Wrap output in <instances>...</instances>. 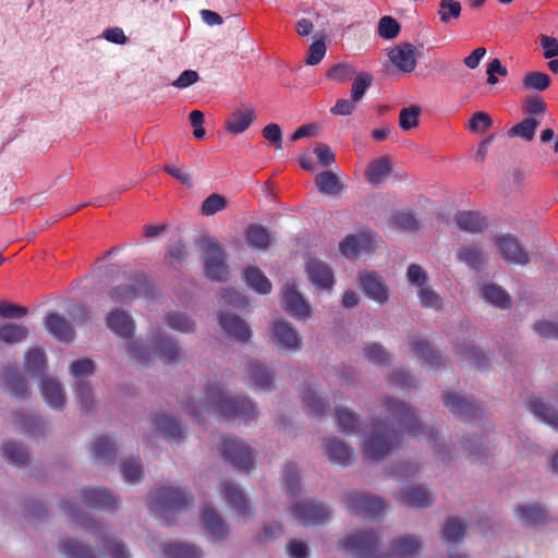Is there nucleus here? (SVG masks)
Wrapping results in <instances>:
<instances>
[{
	"label": "nucleus",
	"mask_w": 558,
	"mask_h": 558,
	"mask_svg": "<svg viewBox=\"0 0 558 558\" xmlns=\"http://www.w3.org/2000/svg\"><path fill=\"white\" fill-rule=\"evenodd\" d=\"M186 412L198 422L207 413H217L225 418H240L251 421L257 416L255 404L244 396L228 397L216 384L207 386L205 400L196 402L187 401L184 405Z\"/></svg>",
	"instance_id": "f257e3e1"
},
{
	"label": "nucleus",
	"mask_w": 558,
	"mask_h": 558,
	"mask_svg": "<svg viewBox=\"0 0 558 558\" xmlns=\"http://www.w3.org/2000/svg\"><path fill=\"white\" fill-rule=\"evenodd\" d=\"M378 536L373 531H361L349 535L340 548L352 551L356 558H416L422 549L421 541L414 535H404L393 541L387 557L377 554Z\"/></svg>",
	"instance_id": "f03ea898"
},
{
	"label": "nucleus",
	"mask_w": 558,
	"mask_h": 558,
	"mask_svg": "<svg viewBox=\"0 0 558 558\" xmlns=\"http://www.w3.org/2000/svg\"><path fill=\"white\" fill-rule=\"evenodd\" d=\"M60 507L62 511L70 517L71 524L73 526H81L86 531L92 532L96 536L102 538L104 548L109 558H131V554L125 544L110 537L104 525L98 524L95 520L85 513L77 511L68 501H62Z\"/></svg>",
	"instance_id": "7ed1b4c3"
},
{
	"label": "nucleus",
	"mask_w": 558,
	"mask_h": 558,
	"mask_svg": "<svg viewBox=\"0 0 558 558\" xmlns=\"http://www.w3.org/2000/svg\"><path fill=\"white\" fill-rule=\"evenodd\" d=\"M128 350L133 359L142 363L149 362L153 355H158L165 364H177L185 357L181 347L161 331L155 336L154 350L137 341L129 343Z\"/></svg>",
	"instance_id": "20e7f679"
},
{
	"label": "nucleus",
	"mask_w": 558,
	"mask_h": 558,
	"mask_svg": "<svg viewBox=\"0 0 558 558\" xmlns=\"http://www.w3.org/2000/svg\"><path fill=\"white\" fill-rule=\"evenodd\" d=\"M192 501L193 497L187 490L172 487L151 490L148 497L150 511L159 517L165 525L171 524L169 513L182 511Z\"/></svg>",
	"instance_id": "39448f33"
},
{
	"label": "nucleus",
	"mask_w": 558,
	"mask_h": 558,
	"mask_svg": "<svg viewBox=\"0 0 558 558\" xmlns=\"http://www.w3.org/2000/svg\"><path fill=\"white\" fill-rule=\"evenodd\" d=\"M400 445V434L395 427L379 420L373 422L372 435L364 442V456L367 460H381Z\"/></svg>",
	"instance_id": "423d86ee"
},
{
	"label": "nucleus",
	"mask_w": 558,
	"mask_h": 558,
	"mask_svg": "<svg viewBox=\"0 0 558 558\" xmlns=\"http://www.w3.org/2000/svg\"><path fill=\"white\" fill-rule=\"evenodd\" d=\"M205 275L213 281H226L229 276L227 255L219 242L211 236L202 239Z\"/></svg>",
	"instance_id": "0eeeda50"
},
{
	"label": "nucleus",
	"mask_w": 558,
	"mask_h": 558,
	"mask_svg": "<svg viewBox=\"0 0 558 558\" xmlns=\"http://www.w3.org/2000/svg\"><path fill=\"white\" fill-rule=\"evenodd\" d=\"M150 287L143 274H133L124 282L113 287L109 291V298L113 303L128 304L140 298L147 296Z\"/></svg>",
	"instance_id": "6e6552de"
},
{
	"label": "nucleus",
	"mask_w": 558,
	"mask_h": 558,
	"mask_svg": "<svg viewBox=\"0 0 558 558\" xmlns=\"http://www.w3.org/2000/svg\"><path fill=\"white\" fill-rule=\"evenodd\" d=\"M222 458L235 468L248 472L253 466L252 449L242 440L232 436H222L218 444Z\"/></svg>",
	"instance_id": "1a4fd4ad"
},
{
	"label": "nucleus",
	"mask_w": 558,
	"mask_h": 558,
	"mask_svg": "<svg viewBox=\"0 0 558 558\" xmlns=\"http://www.w3.org/2000/svg\"><path fill=\"white\" fill-rule=\"evenodd\" d=\"M343 504L352 514L368 519L377 518L385 510L381 498L355 490L345 494Z\"/></svg>",
	"instance_id": "9d476101"
},
{
	"label": "nucleus",
	"mask_w": 558,
	"mask_h": 558,
	"mask_svg": "<svg viewBox=\"0 0 558 558\" xmlns=\"http://www.w3.org/2000/svg\"><path fill=\"white\" fill-rule=\"evenodd\" d=\"M149 549L166 558H202L203 550L199 546L190 543H166L159 539L156 534H149L147 537Z\"/></svg>",
	"instance_id": "9b49d317"
},
{
	"label": "nucleus",
	"mask_w": 558,
	"mask_h": 558,
	"mask_svg": "<svg viewBox=\"0 0 558 558\" xmlns=\"http://www.w3.org/2000/svg\"><path fill=\"white\" fill-rule=\"evenodd\" d=\"M385 407L389 413L391 425L398 424L413 436L426 434V429L418 424L414 410L411 407L392 399H386Z\"/></svg>",
	"instance_id": "f8f14e48"
},
{
	"label": "nucleus",
	"mask_w": 558,
	"mask_h": 558,
	"mask_svg": "<svg viewBox=\"0 0 558 558\" xmlns=\"http://www.w3.org/2000/svg\"><path fill=\"white\" fill-rule=\"evenodd\" d=\"M292 513L304 525L325 524L330 519L329 509L324 504L311 499L295 504Z\"/></svg>",
	"instance_id": "ddd939ff"
},
{
	"label": "nucleus",
	"mask_w": 558,
	"mask_h": 558,
	"mask_svg": "<svg viewBox=\"0 0 558 558\" xmlns=\"http://www.w3.org/2000/svg\"><path fill=\"white\" fill-rule=\"evenodd\" d=\"M81 499L86 507L92 509L113 510L119 506L117 497L104 487L83 488Z\"/></svg>",
	"instance_id": "4468645a"
},
{
	"label": "nucleus",
	"mask_w": 558,
	"mask_h": 558,
	"mask_svg": "<svg viewBox=\"0 0 558 558\" xmlns=\"http://www.w3.org/2000/svg\"><path fill=\"white\" fill-rule=\"evenodd\" d=\"M270 338L281 350L299 351L302 345V341L298 332L284 319L275 322Z\"/></svg>",
	"instance_id": "2eb2a0df"
},
{
	"label": "nucleus",
	"mask_w": 558,
	"mask_h": 558,
	"mask_svg": "<svg viewBox=\"0 0 558 558\" xmlns=\"http://www.w3.org/2000/svg\"><path fill=\"white\" fill-rule=\"evenodd\" d=\"M282 308L298 319H306L311 315L310 305L299 293L294 284H286L282 289Z\"/></svg>",
	"instance_id": "dca6fc26"
},
{
	"label": "nucleus",
	"mask_w": 558,
	"mask_h": 558,
	"mask_svg": "<svg viewBox=\"0 0 558 558\" xmlns=\"http://www.w3.org/2000/svg\"><path fill=\"white\" fill-rule=\"evenodd\" d=\"M497 244L505 262L524 266L530 258L518 239L511 234H504L497 238Z\"/></svg>",
	"instance_id": "f3484780"
},
{
	"label": "nucleus",
	"mask_w": 558,
	"mask_h": 558,
	"mask_svg": "<svg viewBox=\"0 0 558 558\" xmlns=\"http://www.w3.org/2000/svg\"><path fill=\"white\" fill-rule=\"evenodd\" d=\"M444 404L453 415L464 421L474 422L482 417V410L478 407L454 393H445Z\"/></svg>",
	"instance_id": "a211bd4d"
},
{
	"label": "nucleus",
	"mask_w": 558,
	"mask_h": 558,
	"mask_svg": "<svg viewBox=\"0 0 558 558\" xmlns=\"http://www.w3.org/2000/svg\"><path fill=\"white\" fill-rule=\"evenodd\" d=\"M220 495L223 500L243 518L244 522L252 517L243 492L231 481L221 483Z\"/></svg>",
	"instance_id": "6ab92c4d"
},
{
	"label": "nucleus",
	"mask_w": 558,
	"mask_h": 558,
	"mask_svg": "<svg viewBox=\"0 0 558 558\" xmlns=\"http://www.w3.org/2000/svg\"><path fill=\"white\" fill-rule=\"evenodd\" d=\"M360 284L367 298L379 304L387 302L389 296L388 287L381 277L374 271H365L360 275Z\"/></svg>",
	"instance_id": "aec40b11"
},
{
	"label": "nucleus",
	"mask_w": 558,
	"mask_h": 558,
	"mask_svg": "<svg viewBox=\"0 0 558 558\" xmlns=\"http://www.w3.org/2000/svg\"><path fill=\"white\" fill-rule=\"evenodd\" d=\"M374 246V238L371 233L347 235L339 245L340 252L348 258H354L362 253H369Z\"/></svg>",
	"instance_id": "412c9836"
},
{
	"label": "nucleus",
	"mask_w": 558,
	"mask_h": 558,
	"mask_svg": "<svg viewBox=\"0 0 558 558\" xmlns=\"http://www.w3.org/2000/svg\"><path fill=\"white\" fill-rule=\"evenodd\" d=\"M416 48L410 43H402L393 47L388 57L390 61L403 73H411L416 68Z\"/></svg>",
	"instance_id": "4be33fe9"
},
{
	"label": "nucleus",
	"mask_w": 558,
	"mask_h": 558,
	"mask_svg": "<svg viewBox=\"0 0 558 558\" xmlns=\"http://www.w3.org/2000/svg\"><path fill=\"white\" fill-rule=\"evenodd\" d=\"M306 274L311 283L317 289H331L335 283L330 267L319 259L310 258Z\"/></svg>",
	"instance_id": "5701e85b"
},
{
	"label": "nucleus",
	"mask_w": 558,
	"mask_h": 558,
	"mask_svg": "<svg viewBox=\"0 0 558 558\" xmlns=\"http://www.w3.org/2000/svg\"><path fill=\"white\" fill-rule=\"evenodd\" d=\"M219 323L229 338L239 342H247L251 338V329L236 314L221 313Z\"/></svg>",
	"instance_id": "b1692460"
},
{
	"label": "nucleus",
	"mask_w": 558,
	"mask_h": 558,
	"mask_svg": "<svg viewBox=\"0 0 558 558\" xmlns=\"http://www.w3.org/2000/svg\"><path fill=\"white\" fill-rule=\"evenodd\" d=\"M45 327L58 341L68 343L74 339L75 330L72 324L58 313H48Z\"/></svg>",
	"instance_id": "393cba45"
},
{
	"label": "nucleus",
	"mask_w": 558,
	"mask_h": 558,
	"mask_svg": "<svg viewBox=\"0 0 558 558\" xmlns=\"http://www.w3.org/2000/svg\"><path fill=\"white\" fill-rule=\"evenodd\" d=\"M107 326L119 337L131 339L135 325L132 317L123 310H113L107 316Z\"/></svg>",
	"instance_id": "a878e982"
},
{
	"label": "nucleus",
	"mask_w": 558,
	"mask_h": 558,
	"mask_svg": "<svg viewBox=\"0 0 558 558\" xmlns=\"http://www.w3.org/2000/svg\"><path fill=\"white\" fill-rule=\"evenodd\" d=\"M202 522L205 530L215 538L221 539L229 533V526L222 518L208 505L202 507Z\"/></svg>",
	"instance_id": "bb28decb"
},
{
	"label": "nucleus",
	"mask_w": 558,
	"mask_h": 558,
	"mask_svg": "<svg viewBox=\"0 0 558 558\" xmlns=\"http://www.w3.org/2000/svg\"><path fill=\"white\" fill-rule=\"evenodd\" d=\"M255 119L254 108L248 106L244 109H236L226 120V129L229 133L238 135L245 132Z\"/></svg>",
	"instance_id": "cd10ccee"
},
{
	"label": "nucleus",
	"mask_w": 558,
	"mask_h": 558,
	"mask_svg": "<svg viewBox=\"0 0 558 558\" xmlns=\"http://www.w3.org/2000/svg\"><path fill=\"white\" fill-rule=\"evenodd\" d=\"M326 454L333 464L348 466L353 461V451L344 442L337 438H330L326 442Z\"/></svg>",
	"instance_id": "c85d7f7f"
},
{
	"label": "nucleus",
	"mask_w": 558,
	"mask_h": 558,
	"mask_svg": "<svg viewBox=\"0 0 558 558\" xmlns=\"http://www.w3.org/2000/svg\"><path fill=\"white\" fill-rule=\"evenodd\" d=\"M41 395L46 403L57 410L64 405L65 398L61 384L53 378H44L41 381Z\"/></svg>",
	"instance_id": "c756f323"
},
{
	"label": "nucleus",
	"mask_w": 558,
	"mask_h": 558,
	"mask_svg": "<svg viewBox=\"0 0 558 558\" xmlns=\"http://www.w3.org/2000/svg\"><path fill=\"white\" fill-rule=\"evenodd\" d=\"M4 389L15 398L26 399L29 395L27 384L19 371L5 369L2 376Z\"/></svg>",
	"instance_id": "7c9ffc66"
},
{
	"label": "nucleus",
	"mask_w": 558,
	"mask_h": 558,
	"mask_svg": "<svg viewBox=\"0 0 558 558\" xmlns=\"http://www.w3.org/2000/svg\"><path fill=\"white\" fill-rule=\"evenodd\" d=\"M400 501L410 508H425L434 502V498L426 487L414 486L400 493Z\"/></svg>",
	"instance_id": "2f4dec72"
},
{
	"label": "nucleus",
	"mask_w": 558,
	"mask_h": 558,
	"mask_svg": "<svg viewBox=\"0 0 558 558\" xmlns=\"http://www.w3.org/2000/svg\"><path fill=\"white\" fill-rule=\"evenodd\" d=\"M59 550L64 558H97L92 547L73 537L62 539L59 543Z\"/></svg>",
	"instance_id": "473e14b6"
},
{
	"label": "nucleus",
	"mask_w": 558,
	"mask_h": 558,
	"mask_svg": "<svg viewBox=\"0 0 558 558\" xmlns=\"http://www.w3.org/2000/svg\"><path fill=\"white\" fill-rule=\"evenodd\" d=\"M454 222L462 231L480 233L487 228V221L476 211H458L454 215Z\"/></svg>",
	"instance_id": "72a5a7b5"
},
{
	"label": "nucleus",
	"mask_w": 558,
	"mask_h": 558,
	"mask_svg": "<svg viewBox=\"0 0 558 558\" xmlns=\"http://www.w3.org/2000/svg\"><path fill=\"white\" fill-rule=\"evenodd\" d=\"M409 344L411 347V351L416 357L423 359L430 366L440 365L441 356L436 354L429 343L421 336H410Z\"/></svg>",
	"instance_id": "f704fd0d"
},
{
	"label": "nucleus",
	"mask_w": 558,
	"mask_h": 558,
	"mask_svg": "<svg viewBox=\"0 0 558 558\" xmlns=\"http://www.w3.org/2000/svg\"><path fill=\"white\" fill-rule=\"evenodd\" d=\"M154 423L158 430L169 441L178 442L183 437V428L181 426V422L173 416L166 414L157 415L154 420Z\"/></svg>",
	"instance_id": "c9c22d12"
},
{
	"label": "nucleus",
	"mask_w": 558,
	"mask_h": 558,
	"mask_svg": "<svg viewBox=\"0 0 558 558\" xmlns=\"http://www.w3.org/2000/svg\"><path fill=\"white\" fill-rule=\"evenodd\" d=\"M527 409L542 422L558 430V411L553 410V408L542 399L535 397L532 398L529 402Z\"/></svg>",
	"instance_id": "e433bc0d"
},
{
	"label": "nucleus",
	"mask_w": 558,
	"mask_h": 558,
	"mask_svg": "<svg viewBox=\"0 0 558 558\" xmlns=\"http://www.w3.org/2000/svg\"><path fill=\"white\" fill-rule=\"evenodd\" d=\"M245 240L254 250H267L271 243L267 228L258 223H252L246 228Z\"/></svg>",
	"instance_id": "4c0bfd02"
},
{
	"label": "nucleus",
	"mask_w": 558,
	"mask_h": 558,
	"mask_svg": "<svg viewBox=\"0 0 558 558\" xmlns=\"http://www.w3.org/2000/svg\"><path fill=\"white\" fill-rule=\"evenodd\" d=\"M457 258L475 270H480L486 263L484 252L477 245L461 246L457 252Z\"/></svg>",
	"instance_id": "58836bf2"
},
{
	"label": "nucleus",
	"mask_w": 558,
	"mask_h": 558,
	"mask_svg": "<svg viewBox=\"0 0 558 558\" xmlns=\"http://www.w3.org/2000/svg\"><path fill=\"white\" fill-rule=\"evenodd\" d=\"M29 330L25 325L7 323L0 325V342L4 344H16L26 340Z\"/></svg>",
	"instance_id": "ea45409f"
},
{
	"label": "nucleus",
	"mask_w": 558,
	"mask_h": 558,
	"mask_svg": "<svg viewBox=\"0 0 558 558\" xmlns=\"http://www.w3.org/2000/svg\"><path fill=\"white\" fill-rule=\"evenodd\" d=\"M515 514L523 525H537L547 521L546 511L536 504L518 507Z\"/></svg>",
	"instance_id": "a19ab883"
},
{
	"label": "nucleus",
	"mask_w": 558,
	"mask_h": 558,
	"mask_svg": "<svg viewBox=\"0 0 558 558\" xmlns=\"http://www.w3.org/2000/svg\"><path fill=\"white\" fill-rule=\"evenodd\" d=\"M246 284L260 294H267L271 291V282L256 266H250L244 271Z\"/></svg>",
	"instance_id": "79ce46f5"
},
{
	"label": "nucleus",
	"mask_w": 558,
	"mask_h": 558,
	"mask_svg": "<svg viewBox=\"0 0 558 558\" xmlns=\"http://www.w3.org/2000/svg\"><path fill=\"white\" fill-rule=\"evenodd\" d=\"M391 171V161L389 157L383 156L371 162L365 171L367 181L373 184H379Z\"/></svg>",
	"instance_id": "37998d69"
},
{
	"label": "nucleus",
	"mask_w": 558,
	"mask_h": 558,
	"mask_svg": "<svg viewBox=\"0 0 558 558\" xmlns=\"http://www.w3.org/2000/svg\"><path fill=\"white\" fill-rule=\"evenodd\" d=\"M247 375L254 384L263 390H270L274 375L268 372L265 365L251 361L247 365Z\"/></svg>",
	"instance_id": "c03bdc74"
},
{
	"label": "nucleus",
	"mask_w": 558,
	"mask_h": 558,
	"mask_svg": "<svg viewBox=\"0 0 558 558\" xmlns=\"http://www.w3.org/2000/svg\"><path fill=\"white\" fill-rule=\"evenodd\" d=\"M317 190L327 195H338L341 193L343 185L338 177L330 171H323L315 178Z\"/></svg>",
	"instance_id": "a18cd8bd"
},
{
	"label": "nucleus",
	"mask_w": 558,
	"mask_h": 558,
	"mask_svg": "<svg viewBox=\"0 0 558 558\" xmlns=\"http://www.w3.org/2000/svg\"><path fill=\"white\" fill-rule=\"evenodd\" d=\"M301 397L308 412L314 416L322 415L328 408V399L318 397L311 386H306L301 391Z\"/></svg>",
	"instance_id": "49530a36"
},
{
	"label": "nucleus",
	"mask_w": 558,
	"mask_h": 558,
	"mask_svg": "<svg viewBox=\"0 0 558 558\" xmlns=\"http://www.w3.org/2000/svg\"><path fill=\"white\" fill-rule=\"evenodd\" d=\"M482 296L488 303L500 308H508L511 305V300L506 290L497 284H486L482 288Z\"/></svg>",
	"instance_id": "de8ad7c7"
},
{
	"label": "nucleus",
	"mask_w": 558,
	"mask_h": 558,
	"mask_svg": "<svg viewBox=\"0 0 558 558\" xmlns=\"http://www.w3.org/2000/svg\"><path fill=\"white\" fill-rule=\"evenodd\" d=\"M118 448L116 442L107 436H100L95 439L92 446V452L96 459L111 461L116 458Z\"/></svg>",
	"instance_id": "09e8293b"
},
{
	"label": "nucleus",
	"mask_w": 558,
	"mask_h": 558,
	"mask_svg": "<svg viewBox=\"0 0 558 558\" xmlns=\"http://www.w3.org/2000/svg\"><path fill=\"white\" fill-rule=\"evenodd\" d=\"M537 126H538V121L533 117H529V118L523 119L518 124L513 125L508 131V135L510 137H520L525 142H531V141H533V138L535 136Z\"/></svg>",
	"instance_id": "8fccbe9b"
},
{
	"label": "nucleus",
	"mask_w": 558,
	"mask_h": 558,
	"mask_svg": "<svg viewBox=\"0 0 558 558\" xmlns=\"http://www.w3.org/2000/svg\"><path fill=\"white\" fill-rule=\"evenodd\" d=\"M46 366V356L45 352L41 349L35 348L29 349L25 353V363L24 367L25 371L34 376V375H40L44 373Z\"/></svg>",
	"instance_id": "3c124183"
},
{
	"label": "nucleus",
	"mask_w": 558,
	"mask_h": 558,
	"mask_svg": "<svg viewBox=\"0 0 558 558\" xmlns=\"http://www.w3.org/2000/svg\"><path fill=\"white\" fill-rule=\"evenodd\" d=\"M340 432L344 434H354L360 428L359 416L347 408H339L336 411Z\"/></svg>",
	"instance_id": "603ef678"
},
{
	"label": "nucleus",
	"mask_w": 558,
	"mask_h": 558,
	"mask_svg": "<svg viewBox=\"0 0 558 558\" xmlns=\"http://www.w3.org/2000/svg\"><path fill=\"white\" fill-rule=\"evenodd\" d=\"M166 325L179 332H192L195 329V323L184 313L171 312L165 316Z\"/></svg>",
	"instance_id": "864d4df0"
},
{
	"label": "nucleus",
	"mask_w": 558,
	"mask_h": 558,
	"mask_svg": "<svg viewBox=\"0 0 558 558\" xmlns=\"http://www.w3.org/2000/svg\"><path fill=\"white\" fill-rule=\"evenodd\" d=\"M2 454L10 463L17 466L25 464L28 460L27 451L21 445L13 441L3 444Z\"/></svg>",
	"instance_id": "5fc2aeb1"
},
{
	"label": "nucleus",
	"mask_w": 558,
	"mask_h": 558,
	"mask_svg": "<svg viewBox=\"0 0 558 558\" xmlns=\"http://www.w3.org/2000/svg\"><path fill=\"white\" fill-rule=\"evenodd\" d=\"M121 473L123 478L131 484L141 481L143 477L141 459L136 457L124 460L121 464Z\"/></svg>",
	"instance_id": "6e6d98bb"
},
{
	"label": "nucleus",
	"mask_w": 558,
	"mask_h": 558,
	"mask_svg": "<svg viewBox=\"0 0 558 558\" xmlns=\"http://www.w3.org/2000/svg\"><path fill=\"white\" fill-rule=\"evenodd\" d=\"M550 83V76L543 72H530L522 80V85L525 89L537 92L547 89Z\"/></svg>",
	"instance_id": "4d7b16f0"
},
{
	"label": "nucleus",
	"mask_w": 558,
	"mask_h": 558,
	"mask_svg": "<svg viewBox=\"0 0 558 558\" xmlns=\"http://www.w3.org/2000/svg\"><path fill=\"white\" fill-rule=\"evenodd\" d=\"M373 80V75L369 72H360L354 75L350 95L353 97V100L360 101L363 98L365 92L371 87Z\"/></svg>",
	"instance_id": "13d9d810"
},
{
	"label": "nucleus",
	"mask_w": 558,
	"mask_h": 558,
	"mask_svg": "<svg viewBox=\"0 0 558 558\" xmlns=\"http://www.w3.org/2000/svg\"><path fill=\"white\" fill-rule=\"evenodd\" d=\"M14 421L26 433L35 435L44 430V424L35 415L16 412L14 413Z\"/></svg>",
	"instance_id": "bf43d9fd"
},
{
	"label": "nucleus",
	"mask_w": 558,
	"mask_h": 558,
	"mask_svg": "<svg viewBox=\"0 0 558 558\" xmlns=\"http://www.w3.org/2000/svg\"><path fill=\"white\" fill-rule=\"evenodd\" d=\"M356 74L355 68L345 62H340L328 69L326 76L337 83H344Z\"/></svg>",
	"instance_id": "052dcab7"
},
{
	"label": "nucleus",
	"mask_w": 558,
	"mask_h": 558,
	"mask_svg": "<svg viewBox=\"0 0 558 558\" xmlns=\"http://www.w3.org/2000/svg\"><path fill=\"white\" fill-rule=\"evenodd\" d=\"M461 4L456 0H441L439 2L438 15L440 21L445 24L450 23V21L457 20L461 14Z\"/></svg>",
	"instance_id": "680f3d73"
},
{
	"label": "nucleus",
	"mask_w": 558,
	"mask_h": 558,
	"mask_svg": "<svg viewBox=\"0 0 558 558\" xmlns=\"http://www.w3.org/2000/svg\"><path fill=\"white\" fill-rule=\"evenodd\" d=\"M421 107L417 105L403 108L399 114V125L403 131H409L418 125Z\"/></svg>",
	"instance_id": "e2e57ef3"
},
{
	"label": "nucleus",
	"mask_w": 558,
	"mask_h": 558,
	"mask_svg": "<svg viewBox=\"0 0 558 558\" xmlns=\"http://www.w3.org/2000/svg\"><path fill=\"white\" fill-rule=\"evenodd\" d=\"M465 526L459 521L458 518H448L442 536L447 542H457L463 538Z\"/></svg>",
	"instance_id": "0e129e2a"
},
{
	"label": "nucleus",
	"mask_w": 558,
	"mask_h": 558,
	"mask_svg": "<svg viewBox=\"0 0 558 558\" xmlns=\"http://www.w3.org/2000/svg\"><path fill=\"white\" fill-rule=\"evenodd\" d=\"M400 33V24L391 16H384L378 23V34L384 39H393Z\"/></svg>",
	"instance_id": "69168bd1"
},
{
	"label": "nucleus",
	"mask_w": 558,
	"mask_h": 558,
	"mask_svg": "<svg viewBox=\"0 0 558 558\" xmlns=\"http://www.w3.org/2000/svg\"><path fill=\"white\" fill-rule=\"evenodd\" d=\"M227 207L226 198L220 194L209 195L202 204V214L213 216Z\"/></svg>",
	"instance_id": "338daca9"
},
{
	"label": "nucleus",
	"mask_w": 558,
	"mask_h": 558,
	"mask_svg": "<svg viewBox=\"0 0 558 558\" xmlns=\"http://www.w3.org/2000/svg\"><path fill=\"white\" fill-rule=\"evenodd\" d=\"M76 400L82 411H88L93 405V392L88 383L80 380L75 387Z\"/></svg>",
	"instance_id": "774afa93"
}]
</instances>
